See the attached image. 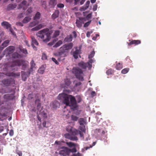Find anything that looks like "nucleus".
<instances>
[{
	"mask_svg": "<svg viewBox=\"0 0 156 156\" xmlns=\"http://www.w3.org/2000/svg\"><path fill=\"white\" fill-rule=\"evenodd\" d=\"M24 15H25V13H24V12L21 13H20V14H19L18 17L20 18H22L24 16Z\"/></svg>",
	"mask_w": 156,
	"mask_h": 156,
	"instance_id": "nucleus-56",
	"label": "nucleus"
},
{
	"mask_svg": "<svg viewBox=\"0 0 156 156\" xmlns=\"http://www.w3.org/2000/svg\"><path fill=\"white\" fill-rule=\"evenodd\" d=\"M37 118L38 119V120L40 122H41V117L39 116V115H40L38 113V112H37Z\"/></svg>",
	"mask_w": 156,
	"mask_h": 156,
	"instance_id": "nucleus-61",
	"label": "nucleus"
},
{
	"mask_svg": "<svg viewBox=\"0 0 156 156\" xmlns=\"http://www.w3.org/2000/svg\"><path fill=\"white\" fill-rule=\"evenodd\" d=\"M57 3V0H50L49 5L51 8H54Z\"/></svg>",
	"mask_w": 156,
	"mask_h": 156,
	"instance_id": "nucleus-24",
	"label": "nucleus"
},
{
	"mask_svg": "<svg viewBox=\"0 0 156 156\" xmlns=\"http://www.w3.org/2000/svg\"><path fill=\"white\" fill-rule=\"evenodd\" d=\"M68 150H69V154L70 152L73 153H75L77 152V150H76V148L75 147H74L71 149H70L68 148Z\"/></svg>",
	"mask_w": 156,
	"mask_h": 156,
	"instance_id": "nucleus-40",
	"label": "nucleus"
},
{
	"mask_svg": "<svg viewBox=\"0 0 156 156\" xmlns=\"http://www.w3.org/2000/svg\"><path fill=\"white\" fill-rule=\"evenodd\" d=\"M16 5L15 4H9L7 6L6 10L8 11L12 10L16 8Z\"/></svg>",
	"mask_w": 156,
	"mask_h": 156,
	"instance_id": "nucleus-20",
	"label": "nucleus"
},
{
	"mask_svg": "<svg viewBox=\"0 0 156 156\" xmlns=\"http://www.w3.org/2000/svg\"><path fill=\"white\" fill-rule=\"evenodd\" d=\"M78 66L83 69H86L87 67L89 68L88 64L87 63H84L83 62H81L78 63Z\"/></svg>",
	"mask_w": 156,
	"mask_h": 156,
	"instance_id": "nucleus-21",
	"label": "nucleus"
},
{
	"mask_svg": "<svg viewBox=\"0 0 156 156\" xmlns=\"http://www.w3.org/2000/svg\"><path fill=\"white\" fill-rule=\"evenodd\" d=\"M47 57L46 54L44 53H43L42 58L43 60H46L47 59Z\"/></svg>",
	"mask_w": 156,
	"mask_h": 156,
	"instance_id": "nucleus-52",
	"label": "nucleus"
},
{
	"mask_svg": "<svg viewBox=\"0 0 156 156\" xmlns=\"http://www.w3.org/2000/svg\"><path fill=\"white\" fill-rule=\"evenodd\" d=\"M50 105L53 108L56 109L59 107L60 104L58 101H55L51 103Z\"/></svg>",
	"mask_w": 156,
	"mask_h": 156,
	"instance_id": "nucleus-17",
	"label": "nucleus"
},
{
	"mask_svg": "<svg viewBox=\"0 0 156 156\" xmlns=\"http://www.w3.org/2000/svg\"><path fill=\"white\" fill-rule=\"evenodd\" d=\"M39 23V22L38 21L34 20V21L30 23L29 24V26L30 27H33L35 26L36 25L38 24Z\"/></svg>",
	"mask_w": 156,
	"mask_h": 156,
	"instance_id": "nucleus-31",
	"label": "nucleus"
},
{
	"mask_svg": "<svg viewBox=\"0 0 156 156\" xmlns=\"http://www.w3.org/2000/svg\"><path fill=\"white\" fill-rule=\"evenodd\" d=\"M31 18L29 17H26L23 20V22L24 23H27L29 22Z\"/></svg>",
	"mask_w": 156,
	"mask_h": 156,
	"instance_id": "nucleus-33",
	"label": "nucleus"
},
{
	"mask_svg": "<svg viewBox=\"0 0 156 156\" xmlns=\"http://www.w3.org/2000/svg\"><path fill=\"white\" fill-rule=\"evenodd\" d=\"M64 84H62L61 86L63 88L67 87L71 84V82L69 79L66 78L64 80Z\"/></svg>",
	"mask_w": 156,
	"mask_h": 156,
	"instance_id": "nucleus-15",
	"label": "nucleus"
},
{
	"mask_svg": "<svg viewBox=\"0 0 156 156\" xmlns=\"http://www.w3.org/2000/svg\"><path fill=\"white\" fill-rule=\"evenodd\" d=\"M79 122L80 125H83L84 123V119L83 118H80L79 121Z\"/></svg>",
	"mask_w": 156,
	"mask_h": 156,
	"instance_id": "nucleus-47",
	"label": "nucleus"
},
{
	"mask_svg": "<svg viewBox=\"0 0 156 156\" xmlns=\"http://www.w3.org/2000/svg\"><path fill=\"white\" fill-rule=\"evenodd\" d=\"M129 68H126L123 69L121 73L122 74H125L126 73L129 71Z\"/></svg>",
	"mask_w": 156,
	"mask_h": 156,
	"instance_id": "nucleus-45",
	"label": "nucleus"
},
{
	"mask_svg": "<svg viewBox=\"0 0 156 156\" xmlns=\"http://www.w3.org/2000/svg\"><path fill=\"white\" fill-rule=\"evenodd\" d=\"M40 115L42 116L44 118L46 119L47 118V114L44 111H43L42 112H39Z\"/></svg>",
	"mask_w": 156,
	"mask_h": 156,
	"instance_id": "nucleus-35",
	"label": "nucleus"
},
{
	"mask_svg": "<svg viewBox=\"0 0 156 156\" xmlns=\"http://www.w3.org/2000/svg\"><path fill=\"white\" fill-rule=\"evenodd\" d=\"M44 68L43 66H42L38 70V72L39 73L42 74L44 73Z\"/></svg>",
	"mask_w": 156,
	"mask_h": 156,
	"instance_id": "nucleus-41",
	"label": "nucleus"
},
{
	"mask_svg": "<svg viewBox=\"0 0 156 156\" xmlns=\"http://www.w3.org/2000/svg\"><path fill=\"white\" fill-rule=\"evenodd\" d=\"M60 33V31L59 30H56L55 31L53 34V37L55 38L57 37L59 35Z\"/></svg>",
	"mask_w": 156,
	"mask_h": 156,
	"instance_id": "nucleus-37",
	"label": "nucleus"
},
{
	"mask_svg": "<svg viewBox=\"0 0 156 156\" xmlns=\"http://www.w3.org/2000/svg\"><path fill=\"white\" fill-rule=\"evenodd\" d=\"M16 25L22 27L23 26V24L21 22H17L16 23Z\"/></svg>",
	"mask_w": 156,
	"mask_h": 156,
	"instance_id": "nucleus-57",
	"label": "nucleus"
},
{
	"mask_svg": "<svg viewBox=\"0 0 156 156\" xmlns=\"http://www.w3.org/2000/svg\"><path fill=\"white\" fill-rule=\"evenodd\" d=\"M31 37L32 41L31 46L34 50H37V48L34 46V45L38 46L39 43L34 36H31Z\"/></svg>",
	"mask_w": 156,
	"mask_h": 156,
	"instance_id": "nucleus-13",
	"label": "nucleus"
},
{
	"mask_svg": "<svg viewBox=\"0 0 156 156\" xmlns=\"http://www.w3.org/2000/svg\"><path fill=\"white\" fill-rule=\"evenodd\" d=\"M85 21V19L84 18H79L78 19L76 20V26L79 28L81 27Z\"/></svg>",
	"mask_w": 156,
	"mask_h": 156,
	"instance_id": "nucleus-10",
	"label": "nucleus"
},
{
	"mask_svg": "<svg viewBox=\"0 0 156 156\" xmlns=\"http://www.w3.org/2000/svg\"><path fill=\"white\" fill-rule=\"evenodd\" d=\"M41 16V14L40 12H38L35 14V16L33 17L34 20H39L40 19Z\"/></svg>",
	"mask_w": 156,
	"mask_h": 156,
	"instance_id": "nucleus-28",
	"label": "nucleus"
},
{
	"mask_svg": "<svg viewBox=\"0 0 156 156\" xmlns=\"http://www.w3.org/2000/svg\"><path fill=\"white\" fill-rule=\"evenodd\" d=\"M66 144L70 147H76L78 145L77 144H75L72 142H66Z\"/></svg>",
	"mask_w": 156,
	"mask_h": 156,
	"instance_id": "nucleus-27",
	"label": "nucleus"
},
{
	"mask_svg": "<svg viewBox=\"0 0 156 156\" xmlns=\"http://www.w3.org/2000/svg\"><path fill=\"white\" fill-rule=\"evenodd\" d=\"M49 29L48 28L44 29L39 31L37 34L36 36L41 38L44 42H48L51 39L50 34L48 33Z\"/></svg>",
	"mask_w": 156,
	"mask_h": 156,
	"instance_id": "nucleus-2",
	"label": "nucleus"
},
{
	"mask_svg": "<svg viewBox=\"0 0 156 156\" xmlns=\"http://www.w3.org/2000/svg\"><path fill=\"white\" fill-rule=\"evenodd\" d=\"M52 60L56 64L58 65L59 64L58 62L57 61V60L54 58H52Z\"/></svg>",
	"mask_w": 156,
	"mask_h": 156,
	"instance_id": "nucleus-59",
	"label": "nucleus"
},
{
	"mask_svg": "<svg viewBox=\"0 0 156 156\" xmlns=\"http://www.w3.org/2000/svg\"><path fill=\"white\" fill-rule=\"evenodd\" d=\"M80 51L78 49H76L73 53V55L74 58L77 59L78 58V55L80 54Z\"/></svg>",
	"mask_w": 156,
	"mask_h": 156,
	"instance_id": "nucleus-26",
	"label": "nucleus"
},
{
	"mask_svg": "<svg viewBox=\"0 0 156 156\" xmlns=\"http://www.w3.org/2000/svg\"><path fill=\"white\" fill-rule=\"evenodd\" d=\"M94 60L92 59H90L88 62H87V63L88 64L89 69H90L92 67V63L94 62Z\"/></svg>",
	"mask_w": 156,
	"mask_h": 156,
	"instance_id": "nucleus-38",
	"label": "nucleus"
},
{
	"mask_svg": "<svg viewBox=\"0 0 156 156\" xmlns=\"http://www.w3.org/2000/svg\"><path fill=\"white\" fill-rule=\"evenodd\" d=\"M66 129L67 131L69 133H71L72 135H77L78 133H79L80 136L81 137L83 136V134L82 132L74 129L71 126L68 127Z\"/></svg>",
	"mask_w": 156,
	"mask_h": 156,
	"instance_id": "nucleus-6",
	"label": "nucleus"
},
{
	"mask_svg": "<svg viewBox=\"0 0 156 156\" xmlns=\"http://www.w3.org/2000/svg\"><path fill=\"white\" fill-rule=\"evenodd\" d=\"M94 54H95V52H94V51H92L91 52L90 54L88 55L89 58H93L94 57Z\"/></svg>",
	"mask_w": 156,
	"mask_h": 156,
	"instance_id": "nucleus-48",
	"label": "nucleus"
},
{
	"mask_svg": "<svg viewBox=\"0 0 156 156\" xmlns=\"http://www.w3.org/2000/svg\"><path fill=\"white\" fill-rule=\"evenodd\" d=\"M73 72L77 79L81 81L84 80L83 77V72L81 69L78 67L73 68Z\"/></svg>",
	"mask_w": 156,
	"mask_h": 156,
	"instance_id": "nucleus-5",
	"label": "nucleus"
},
{
	"mask_svg": "<svg viewBox=\"0 0 156 156\" xmlns=\"http://www.w3.org/2000/svg\"><path fill=\"white\" fill-rule=\"evenodd\" d=\"M129 41L130 42L128 43V45L129 46H130L132 44L137 45L141 43V41L139 40H129Z\"/></svg>",
	"mask_w": 156,
	"mask_h": 156,
	"instance_id": "nucleus-18",
	"label": "nucleus"
},
{
	"mask_svg": "<svg viewBox=\"0 0 156 156\" xmlns=\"http://www.w3.org/2000/svg\"><path fill=\"white\" fill-rule=\"evenodd\" d=\"M17 154L19 156H22V153L21 151H18L17 152Z\"/></svg>",
	"mask_w": 156,
	"mask_h": 156,
	"instance_id": "nucleus-64",
	"label": "nucleus"
},
{
	"mask_svg": "<svg viewBox=\"0 0 156 156\" xmlns=\"http://www.w3.org/2000/svg\"><path fill=\"white\" fill-rule=\"evenodd\" d=\"M2 25L7 29H9V31L11 32L13 35L14 34V32L12 31L11 28V25L8 22L6 21H4L1 23Z\"/></svg>",
	"mask_w": 156,
	"mask_h": 156,
	"instance_id": "nucleus-9",
	"label": "nucleus"
},
{
	"mask_svg": "<svg viewBox=\"0 0 156 156\" xmlns=\"http://www.w3.org/2000/svg\"><path fill=\"white\" fill-rule=\"evenodd\" d=\"M1 96L0 95V106H1L3 104H4L5 102V101H4V100H1Z\"/></svg>",
	"mask_w": 156,
	"mask_h": 156,
	"instance_id": "nucleus-60",
	"label": "nucleus"
},
{
	"mask_svg": "<svg viewBox=\"0 0 156 156\" xmlns=\"http://www.w3.org/2000/svg\"><path fill=\"white\" fill-rule=\"evenodd\" d=\"M15 91H14L12 94H5L3 96V98L4 99V101H5V103L9 101L13 100L15 98Z\"/></svg>",
	"mask_w": 156,
	"mask_h": 156,
	"instance_id": "nucleus-7",
	"label": "nucleus"
},
{
	"mask_svg": "<svg viewBox=\"0 0 156 156\" xmlns=\"http://www.w3.org/2000/svg\"><path fill=\"white\" fill-rule=\"evenodd\" d=\"M20 51L23 53L27 54V51L26 49L23 48L21 46H19L18 47Z\"/></svg>",
	"mask_w": 156,
	"mask_h": 156,
	"instance_id": "nucleus-30",
	"label": "nucleus"
},
{
	"mask_svg": "<svg viewBox=\"0 0 156 156\" xmlns=\"http://www.w3.org/2000/svg\"><path fill=\"white\" fill-rule=\"evenodd\" d=\"M14 134V132L13 130H10L9 132V134L10 136H12Z\"/></svg>",
	"mask_w": 156,
	"mask_h": 156,
	"instance_id": "nucleus-62",
	"label": "nucleus"
},
{
	"mask_svg": "<svg viewBox=\"0 0 156 156\" xmlns=\"http://www.w3.org/2000/svg\"><path fill=\"white\" fill-rule=\"evenodd\" d=\"M21 57V56L17 52H15L12 55V57L14 58H20Z\"/></svg>",
	"mask_w": 156,
	"mask_h": 156,
	"instance_id": "nucleus-34",
	"label": "nucleus"
},
{
	"mask_svg": "<svg viewBox=\"0 0 156 156\" xmlns=\"http://www.w3.org/2000/svg\"><path fill=\"white\" fill-rule=\"evenodd\" d=\"M91 20H90L87 22L85 23L84 25V27H86L89 26L91 22Z\"/></svg>",
	"mask_w": 156,
	"mask_h": 156,
	"instance_id": "nucleus-51",
	"label": "nucleus"
},
{
	"mask_svg": "<svg viewBox=\"0 0 156 156\" xmlns=\"http://www.w3.org/2000/svg\"><path fill=\"white\" fill-rule=\"evenodd\" d=\"M93 33V31H88L87 32L86 36L87 37H89L90 36V34Z\"/></svg>",
	"mask_w": 156,
	"mask_h": 156,
	"instance_id": "nucleus-58",
	"label": "nucleus"
},
{
	"mask_svg": "<svg viewBox=\"0 0 156 156\" xmlns=\"http://www.w3.org/2000/svg\"><path fill=\"white\" fill-rule=\"evenodd\" d=\"M59 96L63 98V103L66 105L70 106L73 110L77 109L78 105L74 97L64 94H60Z\"/></svg>",
	"mask_w": 156,
	"mask_h": 156,
	"instance_id": "nucleus-1",
	"label": "nucleus"
},
{
	"mask_svg": "<svg viewBox=\"0 0 156 156\" xmlns=\"http://www.w3.org/2000/svg\"><path fill=\"white\" fill-rule=\"evenodd\" d=\"M15 50V48L14 46H10L7 48L4 51L5 53L6 54V55L8 54H10L13 53Z\"/></svg>",
	"mask_w": 156,
	"mask_h": 156,
	"instance_id": "nucleus-14",
	"label": "nucleus"
},
{
	"mask_svg": "<svg viewBox=\"0 0 156 156\" xmlns=\"http://www.w3.org/2000/svg\"><path fill=\"white\" fill-rule=\"evenodd\" d=\"M74 88H76L78 86H80L81 84V83L80 82H78L77 81H75L74 82Z\"/></svg>",
	"mask_w": 156,
	"mask_h": 156,
	"instance_id": "nucleus-39",
	"label": "nucleus"
},
{
	"mask_svg": "<svg viewBox=\"0 0 156 156\" xmlns=\"http://www.w3.org/2000/svg\"><path fill=\"white\" fill-rule=\"evenodd\" d=\"M2 82L3 84L5 86H8L15 83L14 80L12 79H4L2 81Z\"/></svg>",
	"mask_w": 156,
	"mask_h": 156,
	"instance_id": "nucleus-8",
	"label": "nucleus"
},
{
	"mask_svg": "<svg viewBox=\"0 0 156 156\" xmlns=\"http://www.w3.org/2000/svg\"><path fill=\"white\" fill-rule=\"evenodd\" d=\"M45 25L43 23H41L37 26L32 29L31 30L32 31H37L38 30L41 28L44 27H45Z\"/></svg>",
	"mask_w": 156,
	"mask_h": 156,
	"instance_id": "nucleus-19",
	"label": "nucleus"
},
{
	"mask_svg": "<svg viewBox=\"0 0 156 156\" xmlns=\"http://www.w3.org/2000/svg\"><path fill=\"white\" fill-rule=\"evenodd\" d=\"M41 108V104L40 103H39L37 104V109L39 110Z\"/></svg>",
	"mask_w": 156,
	"mask_h": 156,
	"instance_id": "nucleus-63",
	"label": "nucleus"
},
{
	"mask_svg": "<svg viewBox=\"0 0 156 156\" xmlns=\"http://www.w3.org/2000/svg\"><path fill=\"white\" fill-rule=\"evenodd\" d=\"M59 12L58 10H56L55 11V12L52 14L51 15V18H52L54 20L57 17H58L59 16Z\"/></svg>",
	"mask_w": 156,
	"mask_h": 156,
	"instance_id": "nucleus-22",
	"label": "nucleus"
},
{
	"mask_svg": "<svg viewBox=\"0 0 156 156\" xmlns=\"http://www.w3.org/2000/svg\"><path fill=\"white\" fill-rule=\"evenodd\" d=\"M62 150H60L59 154H60L63 155H69L68 148L66 147H63L61 148Z\"/></svg>",
	"mask_w": 156,
	"mask_h": 156,
	"instance_id": "nucleus-11",
	"label": "nucleus"
},
{
	"mask_svg": "<svg viewBox=\"0 0 156 156\" xmlns=\"http://www.w3.org/2000/svg\"><path fill=\"white\" fill-rule=\"evenodd\" d=\"M80 129L83 132H85L86 129L85 126L84 125H81L79 127Z\"/></svg>",
	"mask_w": 156,
	"mask_h": 156,
	"instance_id": "nucleus-46",
	"label": "nucleus"
},
{
	"mask_svg": "<svg viewBox=\"0 0 156 156\" xmlns=\"http://www.w3.org/2000/svg\"><path fill=\"white\" fill-rule=\"evenodd\" d=\"M64 5L62 3L58 4L57 5V7L60 8H62L64 7Z\"/></svg>",
	"mask_w": 156,
	"mask_h": 156,
	"instance_id": "nucleus-55",
	"label": "nucleus"
},
{
	"mask_svg": "<svg viewBox=\"0 0 156 156\" xmlns=\"http://www.w3.org/2000/svg\"><path fill=\"white\" fill-rule=\"evenodd\" d=\"M27 11L28 13H31L33 11L32 8L31 7L29 8L27 10Z\"/></svg>",
	"mask_w": 156,
	"mask_h": 156,
	"instance_id": "nucleus-54",
	"label": "nucleus"
},
{
	"mask_svg": "<svg viewBox=\"0 0 156 156\" xmlns=\"http://www.w3.org/2000/svg\"><path fill=\"white\" fill-rule=\"evenodd\" d=\"M122 64L119 62L115 66V68L117 70H119L122 69Z\"/></svg>",
	"mask_w": 156,
	"mask_h": 156,
	"instance_id": "nucleus-36",
	"label": "nucleus"
},
{
	"mask_svg": "<svg viewBox=\"0 0 156 156\" xmlns=\"http://www.w3.org/2000/svg\"><path fill=\"white\" fill-rule=\"evenodd\" d=\"M21 73L22 80L24 81H26L27 78L30 75V72L29 71L26 72L22 71Z\"/></svg>",
	"mask_w": 156,
	"mask_h": 156,
	"instance_id": "nucleus-16",
	"label": "nucleus"
},
{
	"mask_svg": "<svg viewBox=\"0 0 156 156\" xmlns=\"http://www.w3.org/2000/svg\"><path fill=\"white\" fill-rule=\"evenodd\" d=\"M73 45L72 43L66 44L61 47L59 48L60 51L55 54V55L61 57L63 55L65 56V53L71 49Z\"/></svg>",
	"mask_w": 156,
	"mask_h": 156,
	"instance_id": "nucleus-4",
	"label": "nucleus"
},
{
	"mask_svg": "<svg viewBox=\"0 0 156 156\" xmlns=\"http://www.w3.org/2000/svg\"><path fill=\"white\" fill-rule=\"evenodd\" d=\"M69 133H69H66L64 135L66 138L73 141H76L78 140L77 137L76 136L72 135L71 133Z\"/></svg>",
	"mask_w": 156,
	"mask_h": 156,
	"instance_id": "nucleus-12",
	"label": "nucleus"
},
{
	"mask_svg": "<svg viewBox=\"0 0 156 156\" xmlns=\"http://www.w3.org/2000/svg\"><path fill=\"white\" fill-rule=\"evenodd\" d=\"M113 72V70L112 69H109L106 71V73L107 75H110L112 74Z\"/></svg>",
	"mask_w": 156,
	"mask_h": 156,
	"instance_id": "nucleus-50",
	"label": "nucleus"
},
{
	"mask_svg": "<svg viewBox=\"0 0 156 156\" xmlns=\"http://www.w3.org/2000/svg\"><path fill=\"white\" fill-rule=\"evenodd\" d=\"M22 66V69L25 70L27 66V62L24 60H17L8 63L7 69L9 70H13V67L17 66Z\"/></svg>",
	"mask_w": 156,
	"mask_h": 156,
	"instance_id": "nucleus-3",
	"label": "nucleus"
},
{
	"mask_svg": "<svg viewBox=\"0 0 156 156\" xmlns=\"http://www.w3.org/2000/svg\"><path fill=\"white\" fill-rule=\"evenodd\" d=\"M90 2L89 1H87L86 2L84 5L81 8L82 10L84 11L87 9L89 7Z\"/></svg>",
	"mask_w": 156,
	"mask_h": 156,
	"instance_id": "nucleus-25",
	"label": "nucleus"
},
{
	"mask_svg": "<svg viewBox=\"0 0 156 156\" xmlns=\"http://www.w3.org/2000/svg\"><path fill=\"white\" fill-rule=\"evenodd\" d=\"M10 42L9 40H6L4 41L2 44V49L7 47Z\"/></svg>",
	"mask_w": 156,
	"mask_h": 156,
	"instance_id": "nucleus-29",
	"label": "nucleus"
},
{
	"mask_svg": "<svg viewBox=\"0 0 156 156\" xmlns=\"http://www.w3.org/2000/svg\"><path fill=\"white\" fill-rule=\"evenodd\" d=\"M30 69L31 70H33V69L35 68V63L34 62V61L33 60L31 61L30 62Z\"/></svg>",
	"mask_w": 156,
	"mask_h": 156,
	"instance_id": "nucleus-43",
	"label": "nucleus"
},
{
	"mask_svg": "<svg viewBox=\"0 0 156 156\" xmlns=\"http://www.w3.org/2000/svg\"><path fill=\"white\" fill-rule=\"evenodd\" d=\"M73 39V36L72 34H70L69 35H67L66 37L64 39V41L65 42H70Z\"/></svg>",
	"mask_w": 156,
	"mask_h": 156,
	"instance_id": "nucleus-23",
	"label": "nucleus"
},
{
	"mask_svg": "<svg viewBox=\"0 0 156 156\" xmlns=\"http://www.w3.org/2000/svg\"><path fill=\"white\" fill-rule=\"evenodd\" d=\"M71 119L74 121H76L78 119V117L74 115H72L71 116Z\"/></svg>",
	"mask_w": 156,
	"mask_h": 156,
	"instance_id": "nucleus-42",
	"label": "nucleus"
},
{
	"mask_svg": "<svg viewBox=\"0 0 156 156\" xmlns=\"http://www.w3.org/2000/svg\"><path fill=\"white\" fill-rule=\"evenodd\" d=\"M62 44V41L61 40H59L53 46V47L57 48L59 47Z\"/></svg>",
	"mask_w": 156,
	"mask_h": 156,
	"instance_id": "nucleus-32",
	"label": "nucleus"
},
{
	"mask_svg": "<svg viewBox=\"0 0 156 156\" xmlns=\"http://www.w3.org/2000/svg\"><path fill=\"white\" fill-rule=\"evenodd\" d=\"M27 2L26 0H23L21 3L19 5V8H21L23 6L27 4Z\"/></svg>",
	"mask_w": 156,
	"mask_h": 156,
	"instance_id": "nucleus-44",
	"label": "nucleus"
},
{
	"mask_svg": "<svg viewBox=\"0 0 156 156\" xmlns=\"http://www.w3.org/2000/svg\"><path fill=\"white\" fill-rule=\"evenodd\" d=\"M57 39H55L53 40V41L52 42H50L48 43V45H49L50 46H52V45L54 44L55 42L57 41Z\"/></svg>",
	"mask_w": 156,
	"mask_h": 156,
	"instance_id": "nucleus-53",
	"label": "nucleus"
},
{
	"mask_svg": "<svg viewBox=\"0 0 156 156\" xmlns=\"http://www.w3.org/2000/svg\"><path fill=\"white\" fill-rule=\"evenodd\" d=\"M41 4L42 6L45 9L47 7V2L46 1H42L41 2Z\"/></svg>",
	"mask_w": 156,
	"mask_h": 156,
	"instance_id": "nucleus-49",
	"label": "nucleus"
}]
</instances>
